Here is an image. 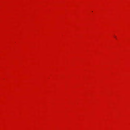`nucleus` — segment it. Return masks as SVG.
<instances>
[{"label":"nucleus","mask_w":130,"mask_h":130,"mask_svg":"<svg viewBox=\"0 0 130 130\" xmlns=\"http://www.w3.org/2000/svg\"><path fill=\"white\" fill-rule=\"evenodd\" d=\"M113 37L114 38H115V39H117V36L115 35H114V36H113Z\"/></svg>","instance_id":"1"}]
</instances>
